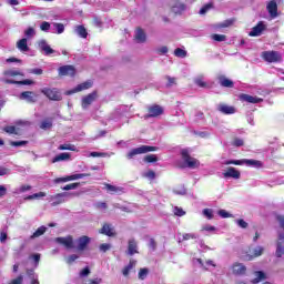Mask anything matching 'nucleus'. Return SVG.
Listing matches in <instances>:
<instances>
[{"mask_svg":"<svg viewBox=\"0 0 284 284\" xmlns=\"http://www.w3.org/2000/svg\"><path fill=\"white\" fill-rule=\"evenodd\" d=\"M212 39H213V41H217V42L221 43V42H223V41H226L227 36L214 33V34L212 36Z\"/></svg>","mask_w":284,"mask_h":284,"instance_id":"c03bdc74","label":"nucleus"},{"mask_svg":"<svg viewBox=\"0 0 284 284\" xmlns=\"http://www.w3.org/2000/svg\"><path fill=\"white\" fill-rule=\"evenodd\" d=\"M233 270V274H236L239 276L245 274V272H247V267H245V265L241 264V263H235L232 266Z\"/></svg>","mask_w":284,"mask_h":284,"instance_id":"b1692460","label":"nucleus"},{"mask_svg":"<svg viewBox=\"0 0 284 284\" xmlns=\"http://www.w3.org/2000/svg\"><path fill=\"white\" fill-rule=\"evenodd\" d=\"M235 19H227L224 22L219 24V28H230V26H234Z\"/></svg>","mask_w":284,"mask_h":284,"instance_id":"603ef678","label":"nucleus"},{"mask_svg":"<svg viewBox=\"0 0 284 284\" xmlns=\"http://www.w3.org/2000/svg\"><path fill=\"white\" fill-rule=\"evenodd\" d=\"M159 150L158 146H150V145H141L139 148L132 149L128 154V159H134L138 154H148V152H156Z\"/></svg>","mask_w":284,"mask_h":284,"instance_id":"f03ea898","label":"nucleus"},{"mask_svg":"<svg viewBox=\"0 0 284 284\" xmlns=\"http://www.w3.org/2000/svg\"><path fill=\"white\" fill-rule=\"evenodd\" d=\"M163 112H165L163 106H161L159 104H152V105L148 106V114L144 115V119H156V118L161 116L163 114Z\"/></svg>","mask_w":284,"mask_h":284,"instance_id":"39448f33","label":"nucleus"},{"mask_svg":"<svg viewBox=\"0 0 284 284\" xmlns=\"http://www.w3.org/2000/svg\"><path fill=\"white\" fill-rule=\"evenodd\" d=\"M232 145H234V148H243V145H245V142L241 138H235L232 142Z\"/></svg>","mask_w":284,"mask_h":284,"instance_id":"8fccbe9b","label":"nucleus"},{"mask_svg":"<svg viewBox=\"0 0 284 284\" xmlns=\"http://www.w3.org/2000/svg\"><path fill=\"white\" fill-rule=\"evenodd\" d=\"M91 239L88 235H82L77 240V250L78 252H85L88 250V245L91 243Z\"/></svg>","mask_w":284,"mask_h":284,"instance_id":"6e6552de","label":"nucleus"},{"mask_svg":"<svg viewBox=\"0 0 284 284\" xmlns=\"http://www.w3.org/2000/svg\"><path fill=\"white\" fill-rule=\"evenodd\" d=\"M3 132H7V134H19V132H17V126L14 125L4 126Z\"/></svg>","mask_w":284,"mask_h":284,"instance_id":"37998d69","label":"nucleus"},{"mask_svg":"<svg viewBox=\"0 0 284 284\" xmlns=\"http://www.w3.org/2000/svg\"><path fill=\"white\" fill-rule=\"evenodd\" d=\"M40 30H42V32H48V30H50V22L43 21L40 26Z\"/></svg>","mask_w":284,"mask_h":284,"instance_id":"e2e57ef3","label":"nucleus"},{"mask_svg":"<svg viewBox=\"0 0 284 284\" xmlns=\"http://www.w3.org/2000/svg\"><path fill=\"white\" fill-rule=\"evenodd\" d=\"M283 254H284L283 242H277L276 243V251H275L276 258H282Z\"/></svg>","mask_w":284,"mask_h":284,"instance_id":"72a5a7b5","label":"nucleus"},{"mask_svg":"<svg viewBox=\"0 0 284 284\" xmlns=\"http://www.w3.org/2000/svg\"><path fill=\"white\" fill-rule=\"evenodd\" d=\"M43 196H45V192H39V193H34L32 195L27 196L24 200L32 201L34 199H43Z\"/></svg>","mask_w":284,"mask_h":284,"instance_id":"79ce46f5","label":"nucleus"},{"mask_svg":"<svg viewBox=\"0 0 284 284\" xmlns=\"http://www.w3.org/2000/svg\"><path fill=\"white\" fill-rule=\"evenodd\" d=\"M262 59L265 60L266 63H281L283 55H281L278 51H264L262 52Z\"/></svg>","mask_w":284,"mask_h":284,"instance_id":"20e7f679","label":"nucleus"},{"mask_svg":"<svg viewBox=\"0 0 284 284\" xmlns=\"http://www.w3.org/2000/svg\"><path fill=\"white\" fill-rule=\"evenodd\" d=\"M3 75L4 77H26L23 72L19 70H12V69L3 71Z\"/></svg>","mask_w":284,"mask_h":284,"instance_id":"473e14b6","label":"nucleus"},{"mask_svg":"<svg viewBox=\"0 0 284 284\" xmlns=\"http://www.w3.org/2000/svg\"><path fill=\"white\" fill-rule=\"evenodd\" d=\"M266 9L270 17H272L273 19H276V17H278V4L274 0L268 2Z\"/></svg>","mask_w":284,"mask_h":284,"instance_id":"a211bd4d","label":"nucleus"},{"mask_svg":"<svg viewBox=\"0 0 284 284\" xmlns=\"http://www.w3.org/2000/svg\"><path fill=\"white\" fill-rule=\"evenodd\" d=\"M48 232V227L40 226L33 232V234L30 236L31 240L39 239V236H43Z\"/></svg>","mask_w":284,"mask_h":284,"instance_id":"7c9ffc66","label":"nucleus"},{"mask_svg":"<svg viewBox=\"0 0 284 284\" xmlns=\"http://www.w3.org/2000/svg\"><path fill=\"white\" fill-rule=\"evenodd\" d=\"M39 47H40V50H42V52H44L47 55L54 54L53 49L50 48V44H48L45 40H41L39 43Z\"/></svg>","mask_w":284,"mask_h":284,"instance_id":"a878e982","label":"nucleus"},{"mask_svg":"<svg viewBox=\"0 0 284 284\" xmlns=\"http://www.w3.org/2000/svg\"><path fill=\"white\" fill-rule=\"evenodd\" d=\"M139 245L136 244V240L131 239L128 243V254L129 256H134V254H139Z\"/></svg>","mask_w":284,"mask_h":284,"instance_id":"412c9836","label":"nucleus"},{"mask_svg":"<svg viewBox=\"0 0 284 284\" xmlns=\"http://www.w3.org/2000/svg\"><path fill=\"white\" fill-rule=\"evenodd\" d=\"M236 223H237L239 227H242V230H247L248 224H247V222H245V220L240 219L236 221Z\"/></svg>","mask_w":284,"mask_h":284,"instance_id":"0e129e2a","label":"nucleus"},{"mask_svg":"<svg viewBox=\"0 0 284 284\" xmlns=\"http://www.w3.org/2000/svg\"><path fill=\"white\" fill-rule=\"evenodd\" d=\"M17 48L20 52H30V47H28V39L22 38L17 42Z\"/></svg>","mask_w":284,"mask_h":284,"instance_id":"393cba45","label":"nucleus"},{"mask_svg":"<svg viewBox=\"0 0 284 284\" xmlns=\"http://www.w3.org/2000/svg\"><path fill=\"white\" fill-rule=\"evenodd\" d=\"M239 100H240L242 103H253V104L263 103V98L250 95V94H247V93H241V94L239 95Z\"/></svg>","mask_w":284,"mask_h":284,"instance_id":"1a4fd4ad","label":"nucleus"},{"mask_svg":"<svg viewBox=\"0 0 284 284\" xmlns=\"http://www.w3.org/2000/svg\"><path fill=\"white\" fill-rule=\"evenodd\" d=\"M75 32L81 39H88V29L84 26L79 24L75 27Z\"/></svg>","mask_w":284,"mask_h":284,"instance_id":"c85d7f7f","label":"nucleus"},{"mask_svg":"<svg viewBox=\"0 0 284 284\" xmlns=\"http://www.w3.org/2000/svg\"><path fill=\"white\" fill-rule=\"evenodd\" d=\"M104 187H105V190H108V192H111V194H116V192H122L123 191L122 187L114 186V185L108 184V183L104 184Z\"/></svg>","mask_w":284,"mask_h":284,"instance_id":"f704fd0d","label":"nucleus"},{"mask_svg":"<svg viewBox=\"0 0 284 284\" xmlns=\"http://www.w3.org/2000/svg\"><path fill=\"white\" fill-rule=\"evenodd\" d=\"M4 83H7L8 85H34V81L30 79L21 80V81L6 79Z\"/></svg>","mask_w":284,"mask_h":284,"instance_id":"aec40b11","label":"nucleus"},{"mask_svg":"<svg viewBox=\"0 0 284 284\" xmlns=\"http://www.w3.org/2000/svg\"><path fill=\"white\" fill-rule=\"evenodd\" d=\"M41 130H50L52 128V121L50 120H44L40 124Z\"/></svg>","mask_w":284,"mask_h":284,"instance_id":"3c124183","label":"nucleus"},{"mask_svg":"<svg viewBox=\"0 0 284 284\" xmlns=\"http://www.w3.org/2000/svg\"><path fill=\"white\" fill-rule=\"evenodd\" d=\"M265 30V22L260 21L248 33V37H261Z\"/></svg>","mask_w":284,"mask_h":284,"instance_id":"4468645a","label":"nucleus"},{"mask_svg":"<svg viewBox=\"0 0 284 284\" xmlns=\"http://www.w3.org/2000/svg\"><path fill=\"white\" fill-rule=\"evenodd\" d=\"M92 85H94V83L91 80L82 82V83L78 84L74 89H72L71 91H68V94H77V92H83V90H90V88H92Z\"/></svg>","mask_w":284,"mask_h":284,"instance_id":"f8f14e48","label":"nucleus"},{"mask_svg":"<svg viewBox=\"0 0 284 284\" xmlns=\"http://www.w3.org/2000/svg\"><path fill=\"white\" fill-rule=\"evenodd\" d=\"M244 165H247L248 168H263V162L258 160L244 159Z\"/></svg>","mask_w":284,"mask_h":284,"instance_id":"c756f323","label":"nucleus"},{"mask_svg":"<svg viewBox=\"0 0 284 284\" xmlns=\"http://www.w3.org/2000/svg\"><path fill=\"white\" fill-rule=\"evenodd\" d=\"M111 248H112V245H110L108 243L100 244V246H99L100 252H103V253L108 252Z\"/></svg>","mask_w":284,"mask_h":284,"instance_id":"052dcab7","label":"nucleus"},{"mask_svg":"<svg viewBox=\"0 0 284 284\" xmlns=\"http://www.w3.org/2000/svg\"><path fill=\"white\" fill-rule=\"evenodd\" d=\"M255 278H254V283H261V281H264L265 278V273L263 271H257L255 273Z\"/></svg>","mask_w":284,"mask_h":284,"instance_id":"a18cd8bd","label":"nucleus"},{"mask_svg":"<svg viewBox=\"0 0 284 284\" xmlns=\"http://www.w3.org/2000/svg\"><path fill=\"white\" fill-rule=\"evenodd\" d=\"M95 99H99V92H97V91H92L91 93H89L88 95L82 98L81 105H82L83 110H87V108H90V105H92V103H94Z\"/></svg>","mask_w":284,"mask_h":284,"instance_id":"423d86ee","label":"nucleus"},{"mask_svg":"<svg viewBox=\"0 0 284 284\" xmlns=\"http://www.w3.org/2000/svg\"><path fill=\"white\" fill-rule=\"evenodd\" d=\"M79 185H81L79 182H74V183L64 185L62 187V190H64L65 192H68L70 190H77V187H79Z\"/></svg>","mask_w":284,"mask_h":284,"instance_id":"49530a36","label":"nucleus"},{"mask_svg":"<svg viewBox=\"0 0 284 284\" xmlns=\"http://www.w3.org/2000/svg\"><path fill=\"white\" fill-rule=\"evenodd\" d=\"M20 99L27 103H37V94L32 91L22 92Z\"/></svg>","mask_w":284,"mask_h":284,"instance_id":"2eb2a0df","label":"nucleus"},{"mask_svg":"<svg viewBox=\"0 0 284 284\" xmlns=\"http://www.w3.org/2000/svg\"><path fill=\"white\" fill-rule=\"evenodd\" d=\"M219 112L222 114H235L236 113V108L227 104H219L217 106Z\"/></svg>","mask_w":284,"mask_h":284,"instance_id":"4be33fe9","label":"nucleus"},{"mask_svg":"<svg viewBox=\"0 0 284 284\" xmlns=\"http://www.w3.org/2000/svg\"><path fill=\"white\" fill-rule=\"evenodd\" d=\"M149 273H150V271L148 268H140V271H139L140 281H145Z\"/></svg>","mask_w":284,"mask_h":284,"instance_id":"de8ad7c7","label":"nucleus"},{"mask_svg":"<svg viewBox=\"0 0 284 284\" xmlns=\"http://www.w3.org/2000/svg\"><path fill=\"white\" fill-rule=\"evenodd\" d=\"M144 176L151 181H154V179H156V173L153 170H149L146 173H144Z\"/></svg>","mask_w":284,"mask_h":284,"instance_id":"bf43d9fd","label":"nucleus"},{"mask_svg":"<svg viewBox=\"0 0 284 284\" xmlns=\"http://www.w3.org/2000/svg\"><path fill=\"white\" fill-rule=\"evenodd\" d=\"M168 83H166V88H172V85H176V78H172L170 75L165 77Z\"/></svg>","mask_w":284,"mask_h":284,"instance_id":"864d4df0","label":"nucleus"},{"mask_svg":"<svg viewBox=\"0 0 284 284\" xmlns=\"http://www.w3.org/2000/svg\"><path fill=\"white\" fill-rule=\"evenodd\" d=\"M53 28H55L57 34H63L65 32V26L63 23L55 22L53 23Z\"/></svg>","mask_w":284,"mask_h":284,"instance_id":"a19ab883","label":"nucleus"},{"mask_svg":"<svg viewBox=\"0 0 284 284\" xmlns=\"http://www.w3.org/2000/svg\"><path fill=\"white\" fill-rule=\"evenodd\" d=\"M203 215L209 219V221H212V219H214V212L212 211V209H204L203 210Z\"/></svg>","mask_w":284,"mask_h":284,"instance_id":"09e8293b","label":"nucleus"},{"mask_svg":"<svg viewBox=\"0 0 284 284\" xmlns=\"http://www.w3.org/2000/svg\"><path fill=\"white\" fill-rule=\"evenodd\" d=\"M58 150H69L70 152H77V145L74 144H60Z\"/></svg>","mask_w":284,"mask_h":284,"instance_id":"e433bc0d","label":"nucleus"},{"mask_svg":"<svg viewBox=\"0 0 284 284\" xmlns=\"http://www.w3.org/2000/svg\"><path fill=\"white\" fill-rule=\"evenodd\" d=\"M276 221L278 222L281 230H284V215H277Z\"/></svg>","mask_w":284,"mask_h":284,"instance_id":"774afa93","label":"nucleus"},{"mask_svg":"<svg viewBox=\"0 0 284 284\" xmlns=\"http://www.w3.org/2000/svg\"><path fill=\"white\" fill-rule=\"evenodd\" d=\"M212 3H206L200 9V14H205L209 10H211Z\"/></svg>","mask_w":284,"mask_h":284,"instance_id":"680f3d73","label":"nucleus"},{"mask_svg":"<svg viewBox=\"0 0 284 284\" xmlns=\"http://www.w3.org/2000/svg\"><path fill=\"white\" fill-rule=\"evenodd\" d=\"M65 196H70V193L63 192V193H58L55 195L51 196V203L52 207H57V205H61V203H65Z\"/></svg>","mask_w":284,"mask_h":284,"instance_id":"ddd939ff","label":"nucleus"},{"mask_svg":"<svg viewBox=\"0 0 284 284\" xmlns=\"http://www.w3.org/2000/svg\"><path fill=\"white\" fill-rule=\"evenodd\" d=\"M26 273L30 281L37 278V273H34V268H27Z\"/></svg>","mask_w":284,"mask_h":284,"instance_id":"4d7b16f0","label":"nucleus"},{"mask_svg":"<svg viewBox=\"0 0 284 284\" xmlns=\"http://www.w3.org/2000/svg\"><path fill=\"white\" fill-rule=\"evenodd\" d=\"M224 179H241V171L236 170L234 166L226 169L223 173Z\"/></svg>","mask_w":284,"mask_h":284,"instance_id":"dca6fc26","label":"nucleus"},{"mask_svg":"<svg viewBox=\"0 0 284 284\" xmlns=\"http://www.w3.org/2000/svg\"><path fill=\"white\" fill-rule=\"evenodd\" d=\"M134 39L136 43H145L148 41V36L145 34V31L141 27H138L135 29Z\"/></svg>","mask_w":284,"mask_h":284,"instance_id":"f3484780","label":"nucleus"},{"mask_svg":"<svg viewBox=\"0 0 284 284\" xmlns=\"http://www.w3.org/2000/svg\"><path fill=\"white\" fill-rule=\"evenodd\" d=\"M217 81L221 88H234V81L230 80L225 75L217 77Z\"/></svg>","mask_w":284,"mask_h":284,"instance_id":"5701e85b","label":"nucleus"},{"mask_svg":"<svg viewBox=\"0 0 284 284\" xmlns=\"http://www.w3.org/2000/svg\"><path fill=\"white\" fill-rule=\"evenodd\" d=\"M224 165H245V159L243 160H229Z\"/></svg>","mask_w":284,"mask_h":284,"instance_id":"58836bf2","label":"nucleus"},{"mask_svg":"<svg viewBox=\"0 0 284 284\" xmlns=\"http://www.w3.org/2000/svg\"><path fill=\"white\" fill-rule=\"evenodd\" d=\"M143 161L144 163H156V161H159V156L155 154H148L144 156Z\"/></svg>","mask_w":284,"mask_h":284,"instance_id":"c9c22d12","label":"nucleus"},{"mask_svg":"<svg viewBox=\"0 0 284 284\" xmlns=\"http://www.w3.org/2000/svg\"><path fill=\"white\" fill-rule=\"evenodd\" d=\"M174 54L175 57H178L179 59H185V57H187V51L181 49V48H176L174 50Z\"/></svg>","mask_w":284,"mask_h":284,"instance_id":"4c0bfd02","label":"nucleus"},{"mask_svg":"<svg viewBox=\"0 0 284 284\" xmlns=\"http://www.w3.org/2000/svg\"><path fill=\"white\" fill-rule=\"evenodd\" d=\"M263 252H265V248L263 246L248 248V251L246 252V261H254V258H258V256H263Z\"/></svg>","mask_w":284,"mask_h":284,"instance_id":"0eeeda50","label":"nucleus"},{"mask_svg":"<svg viewBox=\"0 0 284 284\" xmlns=\"http://www.w3.org/2000/svg\"><path fill=\"white\" fill-rule=\"evenodd\" d=\"M85 176H90V173H79V174L69 175V181H77L79 179H85Z\"/></svg>","mask_w":284,"mask_h":284,"instance_id":"ea45409f","label":"nucleus"},{"mask_svg":"<svg viewBox=\"0 0 284 284\" xmlns=\"http://www.w3.org/2000/svg\"><path fill=\"white\" fill-rule=\"evenodd\" d=\"M28 141H11L10 145L13 148H21L22 145H27Z\"/></svg>","mask_w":284,"mask_h":284,"instance_id":"13d9d810","label":"nucleus"},{"mask_svg":"<svg viewBox=\"0 0 284 284\" xmlns=\"http://www.w3.org/2000/svg\"><path fill=\"white\" fill-rule=\"evenodd\" d=\"M183 11H185V4L181 1H175L172 6V12H174L175 14H181V12Z\"/></svg>","mask_w":284,"mask_h":284,"instance_id":"cd10ccee","label":"nucleus"},{"mask_svg":"<svg viewBox=\"0 0 284 284\" xmlns=\"http://www.w3.org/2000/svg\"><path fill=\"white\" fill-rule=\"evenodd\" d=\"M134 265H136V261L130 260L129 264L122 270L123 276H130V271L134 268Z\"/></svg>","mask_w":284,"mask_h":284,"instance_id":"2f4dec72","label":"nucleus"},{"mask_svg":"<svg viewBox=\"0 0 284 284\" xmlns=\"http://www.w3.org/2000/svg\"><path fill=\"white\" fill-rule=\"evenodd\" d=\"M99 232L100 234H104V236H116L114 227H112V224L109 223H104Z\"/></svg>","mask_w":284,"mask_h":284,"instance_id":"6ab92c4d","label":"nucleus"},{"mask_svg":"<svg viewBox=\"0 0 284 284\" xmlns=\"http://www.w3.org/2000/svg\"><path fill=\"white\" fill-rule=\"evenodd\" d=\"M41 94H44L49 101H62L63 97L61 95V91L57 88H43L40 90Z\"/></svg>","mask_w":284,"mask_h":284,"instance_id":"7ed1b4c3","label":"nucleus"},{"mask_svg":"<svg viewBox=\"0 0 284 284\" xmlns=\"http://www.w3.org/2000/svg\"><path fill=\"white\" fill-rule=\"evenodd\" d=\"M173 213L175 216H185V211L182 207L175 206L173 209Z\"/></svg>","mask_w":284,"mask_h":284,"instance_id":"5fc2aeb1","label":"nucleus"},{"mask_svg":"<svg viewBox=\"0 0 284 284\" xmlns=\"http://www.w3.org/2000/svg\"><path fill=\"white\" fill-rule=\"evenodd\" d=\"M194 83L197 84L199 88H207V82L203 81V78L195 79Z\"/></svg>","mask_w":284,"mask_h":284,"instance_id":"6e6d98bb","label":"nucleus"},{"mask_svg":"<svg viewBox=\"0 0 284 284\" xmlns=\"http://www.w3.org/2000/svg\"><path fill=\"white\" fill-rule=\"evenodd\" d=\"M59 77H75L77 69L74 65H62L58 69Z\"/></svg>","mask_w":284,"mask_h":284,"instance_id":"9d476101","label":"nucleus"},{"mask_svg":"<svg viewBox=\"0 0 284 284\" xmlns=\"http://www.w3.org/2000/svg\"><path fill=\"white\" fill-rule=\"evenodd\" d=\"M78 258H79V255H77V254L69 255L67 258V263L69 265H72V263H74V261H77Z\"/></svg>","mask_w":284,"mask_h":284,"instance_id":"69168bd1","label":"nucleus"},{"mask_svg":"<svg viewBox=\"0 0 284 284\" xmlns=\"http://www.w3.org/2000/svg\"><path fill=\"white\" fill-rule=\"evenodd\" d=\"M71 156H72V155H71L70 153H60V154L55 155V156L52 159L51 163H59V162H61V161H70V158H71Z\"/></svg>","mask_w":284,"mask_h":284,"instance_id":"bb28decb","label":"nucleus"},{"mask_svg":"<svg viewBox=\"0 0 284 284\" xmlns=\"http://www.w3.org/2000/svg\"><path fill=\"white\" fill-rule=\"evenodd\" d=\"M9 284H23V275H19L17 278L12 280Z\"/></svg>","mask_w":284,"mask_h":284,"instance_id":"338daca9","label":"nucleus"},{"mask_svg":"<svg viewBox=\"0 0 284 284\" xmlns=\"http://www.w3.org/2000/svg\"><path fill=\"white\" fill-rule=\"evenodd\" d=\"M55 243L63 245L64 247H67V250H72L74 247V239L72 237V235H69L67 237H57Z\"/></svg>","mask_w":284,"mask_h":284,"instance_id":"9b49d317","label":"nucleus"},{"mask_svg":"<svg viewBox=\"0 0 284 284\" xmlns=\"http://www.w3.org/2000/svg\"><path fill=\"white\" fill-rule=\"evenodd\" d=\"M181 156L185 168H189L190 170H196L201 168V162L196 158L190 156V151L187 149L181 150Z\"/></svg>","mask_w":284,"mask_h":284,"instance_id":"f257e3e1","label":"nucleus"}]
</instances>
